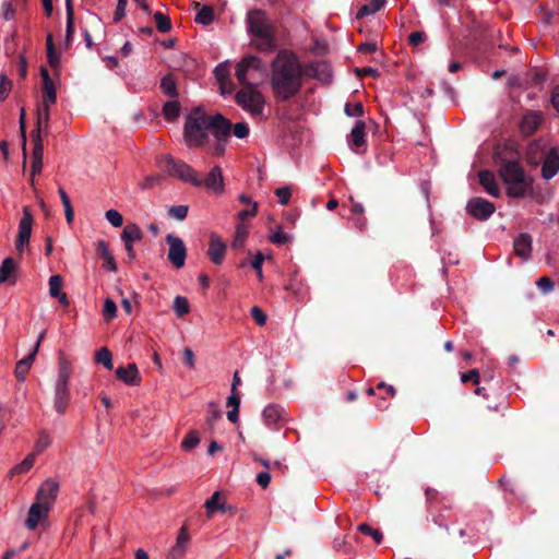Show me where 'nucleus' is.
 <instances>
[{"label":"nucleus","instance_id":"864d4df0","mask_svg":"<svg viewBox=\"0 0 559 559\" xmlns=\"http://www.w3.org/2000/svg\"><path fill=\"white\" fill-rule=\"evenodd\" d=\"M264 260H265L264 254L262 252H258L255 254L253 261L251 262V266L257 272L259 280L263 278L262 265H263Z\"/></svg>","mask_w":559,"mask_h":559},{"label":"nucleus","instance_id":"c756f323","mask_svg":"<svg viewBox=\"0 0 559 559\" xmlns=\"http://www.w3.org/2000/svg\"><path fill=\"white\" fill-rule=\"evenodd\" d=\"M365 130L366 123L362 120H357L350 132V143L356 148L365 144Z\"/></svg>","mask_w":559,"mask_h":559},{"label":"nucleus","instance_id":"39448f33","mask_svg":"<svg viewBox=\"0 0 559 559\" xmlns=\"http://www.w3.org/2000/svg\"><path fill=\"white\" fill-rule=\"evenodd\" d=\"M58 492L59 483L53 478L46 479L37 489V531H47L49 528L48 512Z\"/></svg>","mask_w":559,"mask_h":559},{"label":"nucleus","instance_id":"f257e3e1","mask_svg":"<svg viewBox=\"0 0 559 559\" xmlns=\"http://www.w3.org/2000/svg\"><path fill=\"white\" fill-rule=\"evenodd\" d=\"M271 86L277 100L287 102L302 86V70L297 56L280 50L271 63Z\"/></svg>","mask_w":559,"mask_h":559},{"label":"nucleus","instance_id":"72a5a7b5","mask_svg":"<svg viewBox=\"0 0 559 559\" xmlns=\"http://www.w3.org/2000/svg\"><path fill=\"white\" fill-rule=\"evenodd\" d=\"M41 119L43 114L37 107V175L41 171L43 168V138H41Z\"/></svg>","mask_w":559,"mask_h":559},{"label":"nucleus","instance_id":"20e7f679","mask_svg":"<svg viewBox=\"0 0 559 559\" xmlns=\"http://www.w3.org/2000/svg\"><path fill=\"white\" fill-rule=\"evenodd\" d=\"M499 175L503 183L507 185V195L509 198L523 199L533 190V178L525 173L518 160H502Z\"/></svg>","mask_w":559,"mask_h":559},{"label":"nucleus","instance_id":"3c124183","mask_svg":"<svg viewBox=\"0 0 559 559\" xmlns=\"http://www.w3.org/2000/svg\"><path fill=\"white\" fill-rule=\"evenodd\" d=\"M51 443V437L47 431L37 433V454L47 449Z\"/></svg>","mask_w":559,"mask_h":559},{"label":"nucleus","instance_id":"6e6d98bb","mask_svg":"<svg viewBox=\"0 0 559 559\" xmlns=\"http://www.w3.org/2000/svg\"><path fill=\"white\" fill-rule=\"evenodd\" d=\"M536 285L537 287L544 293V294H548L550 293L554 287H555V284L554 282L549 278V277H546V276H543V277H539L537 281H536Z\"/></svg>","mask_w":559,"mask_h":559},{"label":"nucleus","instance_id":"de8ad7c7","mask_svg":"<svg viewBox=\"0 0 559 559\" xmlns=\"http://www.w3.org/2000/svg\"><path fill=\"white\" fill-rule=\"evenodd\" d=\"M117 314V306L112 299L107 298L104 302L103 316L106 321L112 320Z\"/></svg>","mask_w":559,"mask_h":559},{"label":"nucleus","instance_id":"0eeeda50","mask_svg":"<svg viewBox=\"0 0 559 559\" xmlns=\"http://www.w3.org/2000/svg\"><path fill=\"white\" fill-rule=\"evenodd\" d=\"M71 374L70 364L61 357L59 360L58 378L55 386L53 407L59 414H63L70 402L69 379Z\"/></svg>","mask_w":559,"mask_h":559},{"label":"nucleus","instance_id":"e433bc0d","mask_svg":"<svg viewBox=\"0 0 559 559\" xmlns=\"http://www.w3.org/2000/svg\"><path fill=\"white\" fill-rule=\"evenodd\" d=\"M313 76L324 83L331 81V69L325 62H317L312 66Z\"/></svg>","mask_w":559,"mask_h":559},{"label":"nucleus","instance_id":"a878e982","mask_svg":"<svg viewBox=\"0 0 559 559\" xmlns=\"http://www.w3.org/2000/svg\"><path fill=\"white\" fill-rule=\"evenodd\" d=\"M479 183L486 190V192L493 197L498 198L500 195V189L497 185L496 178L493 174L489 170H480L478 173Z\"/></svg>","mask_w":559,"mask_h":559},{"label":"nucleus","instance_id":"4c0bfd02","mask_svg":"<svg viewBox=\"0 0 559 559\" xmlns=\"http://www.w3.org/2000/svg\"><path fill=\"white\" fill-rule=\"evenodd\" d=\"M47 62L52 69L53 76L59 78L61 63H60V53L57 49L47 50Z\"/></svg>","mask_w":559,"mask_h":559},{"label":"nucleus","instance_id":"6ab92c4d","mask_svg":"<svg viewBox=\"0 0 559 559\" xmlns=\"http://www.w3.org/2000/svg\"><path fill=\"white\" fill-rule=\"evenodd\" d=\"M190 537L187 527L182 526L177 536L176 544L173 546L167 555V559H181L188 548Z\"/></svg>","mask_w":559,"mask_h":559},{"label":"nucleus","instance_id":"a19ab883","mask_svg":"<svg viewBox=\"0 0 559 559\" xmlns=\"http://www.w3.org/2000/svg\"><path fill=\"white\" fill-rule=\"evenodd\" d=\"M204 507H205L209 515H212L217 510L225 511V504L219 503V492L218 491H215L211 496V498L206 500Z\"/></svg>","mask_w":559,"mask_h":559},{"label":"nucleus","instance_id":"473e14b6","mask_svg":"<svg viewBox=\"0 0 559 559\" xmlns=\"http://www.w3.org/2000/svg\"><path fill=\"white\" fill-rule=\"evenodd\" d=\"M20 145L23 153V169L26 167L27 162V154H26V145H27V138H26V127H25V109L21 108L20 110Z\"/></svg>","mask_w":559,"mask_h":559},{"label":"nucleus","instance_id":"4be33fe9","mask_svg":"<svg viewBox=\"0 0 559 559\" xmlns=\"http://www.w3.org/2000/svg\"><path fill=\"white\" fill-rule=\"evenodd\" d=\"M35 360V349L31 350L28 355L16 362L14 376L19 383H24L27 374L32 370Z\"/></svg>","mask_w":559,"mask_h":559},{"label":"nucleus","instance_id":"09e8293b","mask_svg":"<svg viewBox=\"0 0 559 559\" xmlns=\"http://www.w3.org/2000/svg\"><path fill=\"white\" fill-rule=\"evenodd\" d=\"M60 195H61L62 204L64 206L67 223L70 224V223H72L73 216H74V212L71 206L70 199L63 190H60Z\"/></svg>","mask_w":559,"mask_h":559},{"label":"nucleus","instance_id":"4468645a","mask_svg":"<svg viewBox=\"0 0 559 559\" xmlns=\"http://www.w3.org/2000/svg\"><path fill=\"white\" fill-rule=\"evenodd\" d=\"M226 243L223 239L215 233H212L210 236L207 257L215 264L221 265L224 261L226 254Z\"/></svg>","mask_w":559,"mask_h":559},{"label":"nucleus","instance_id":"9b49d317","mask_svg":"<svg viewBox=\"0 0 559 559\" xmlns=\"http://www.w3.org/2000/svg\"><path fill=\"white\" fill-rule=\"evenodd\" d=\"M166 242L168 245V261L176 267L181 269L185 265L187 258V248L181 238L173 234L166 236Z\"/></svg>","mask_w":559,"mask_h":559},{"label":"nucleus","instance_id":"f3484780","mask_svg":"<svg viewBox=\"0 0 559 559\" xmlns=\"http://www.w3.org/2000/svg\"><path fill=\"white\" fill-rule=\"evenodd\" d=\"M202 185L207 190L215 193H222L224 191V178L219 166H214L207 174L206 178L202 180Z\"/></svg>","mask_w":559,"mask_h":559},{"label":"nucleus","instance_id":"7ed1b4c3","mask_svg":"<svg viewBox=\"0 0 559 559\" xmlns=\"http://www.w3.org/2000/svg\"><path fill=\"white\" fill-rule=\"evenodd\" d=\"M249 33L254 36L251 46L265 53L273 52L277 47L275 27L262 10H252L247 16Z\"/></svg>","mask_w":559,"mask_h":559},{"label":"nucleus","instance_id":"37998d69","mask_svg":"<svg viewBox=\"0 0 559 559\" xmlns=\"http://www.w3.org/2000/svg\"><path fill=\"white\" fill-rule=\"evenodd\" d=\"M174 311L178 317H183L185 314L189 313L190 307L188 299L182 296H177L174 300Z\"/></svg>","mask_w":559,"mask_h":559},{"label":"nucleus","instance_id":"aec40b11","mask_svg":"<svg viewBox=\"0 0 559 559\" xmlns=\"http://www.w3.org/2000/svg\"><path fill=\"white\" fill-rule=\"evenodd\" d=\"M262 417L266 426L277 427L285 421V411L278 405L270 404L263 409Z\"/></svg>","mask_w":559,"mask_h":559},{"label":"nucleus","instance_id":"8fccbe9b","mask_svg":"<svg viewBox=\"0 0 559 559\" xmlns=\"http://www.w3.org/2000/svg\"><path fill=\"white\" fill-rule=\"evenodd\" d=\"M344 112L348 117H360L364 115V106L361 103H356L354 105L346 103L344 107Z\"/></svg>","mask_w":559,"mask_h":559},{"label":"nucleus","instance_id":"c85d7f7f","mask_svg":"<svg viewBox=\"0 0 559 559\" xmlns=\"http://www.w3.org/2000/svg\"><path fill=\"white\" fill-rule=\"evenodd\" d=\"M143 238V233L140 229V227L134 223H129L124 226L122 233H121V240L123 242H131L140 241Z\"/></svg>","mask_w":559,"mask_h":559},{"label":"nucleus","instance_id":"58836bf2","mask_svg":"<svg viewBox=\"0 0 559 559\" xmlns=\"http://www.w3.org/2000/svg\"><path fill=\"white\" fill-rule=\"evenodd\" d=\"M156 28L160 33H168L171 29V21L164 13L157 11L153 14Z\"/></svg>","mask_w":559,"mask_h":559},{"label":"nucleus","instance_id":"5701e85b","mask_svg":"<svg viewBox=\"0 0 559 559\" xmlns=\"http://www.w3.org/2000/svg\"><path fill=\"white\" fill-rule=\"evenodd\" d=\"M514 252L523 260H527L532 252V236L527 233L520 234L513 242Z\"/></svg>","mask_w":559,"mask_h":559},{"label":"nucleus","instance_id":"49530a36","mask_svg":"<svg viewBox=\"0 0 559 559\" xmlns=\"http://www.w3.org/2000/svg\"><path fill=\"white\" fill-rule=\"evenodd\" d=\"M189 207L187 205H173L168 209V215L178 221H183L188 215Z\"/></svg>","mask_w":559,"mask_h":559},{"label":"nucleus","instance_id":"cd10ccee","mask_svg":"<svg viewBox=\"0 0 559 559\" xmlns=\"http://www.w3.org/2000/svg\"><path fill=\"white\" fill-rule=\"evenodd\" d=\"M194 9H199L195 22L199 24H202L204 26H207L213 23L214 21V10L211 5H203L200 7L199 2H193Z\"/></svg>","mask_w":559,"mask_h":559},{"label":"nucleus","instance_id":"6e6552de","mask_svg":"<svg viewBox=\"0 0 559 559\" xmlns=\"http://www.w3.org/2000/svg\"><path fill=\"white\" fill-rule=\"evenodd\" d=\"M157 162L159 166L164 167L171 176L189 182L194 187L202 186V179L199 174L187 163L182 160H175L169 155L160 156Z\"/></svg>","mask_w":559,"mask_h":559},{"label":"nucleus","instance_id":"774afa93","mask_svg":"<svg viewBox=\"0 0 559 559\" xmlns=\"http://www.w3.org/2000/svg\"><path fill=\"white\" fill-rule=\"evenodd\" d=\"M355 73L358 76H371L377 78L379 75V71L376 68L367 67V68H356Z\"/></svg>","mask_w":559,"mask_h":559},{"label":"nucleus","instance_id":"ddd939ff","mask_svg":"<svg viewBox=\"0 0 559 559\" xmlns=\"http://www.w3.org/2000/svg\"><path fill=\"white\" fill-rule=\"evenodd\" d=\"M33 229V215L28 206L24 207V217L21 219L19 225V234L15 242V248L19 254H22L24 248L29 245V239Z\"/></svg>","mask_w":559,"mask_h":559},{"label":"nucleus","instance_id":"dca6fc26","mask_svg":"<svg viewBox=\"0 0 559 559\" xmlns=\"http://www.w3.org/2000/svg\"><path fill=\"white\" fill-rule=\"evenodd\" d=\"M544 117L540 111L526 112L520 123L521 132L525 135L533 134L540 126Z\"/></svg>","mask_w":559,"mask_h":559},{"label":"nucleus","instance_id":"a211bd4d","mask_svg":"<svg viewBox=\"0 0 559 559\" xmlns=\"http://www.w3.org/2000/svg\"><path fill=\"white\" fill-rule=\"evenodd\" d=\"M190 537L187 527L182 526L177 536L176 544L173 546L167 555V559H181L188 548Z\"/></svg>","mask_w":559,"mask_h":559},{"label":"nucleus","instance_id":"f03ea898","mask_svg":"<svg viewBox=\"0 0 559 559\" xmlns=\"http://www.w3.org/2000/svg\"><path fill=\"white\" fill-rule=\"evenodd\" d=\"M215 140H228L231 122L223 115H206L201 108H194L186 118L183 138L188 146L203 147L209 142V132Z\"/></svg>","mask_w":559,"mask_h":559},{"label":"nucleus","instance_id":"052dcab7","mask_svg":"<svg viewBox=\"0 0 559 559\" xmlns=\"http://www.w3.org/2000/svg\"><path fill=\"white\" fill-rule=\"evenodd\" d=\"M215 76L217 79V81L223 84L229 76V72H228V68L226 64H218L215 70Z\"/></svg>","mask_w":559,"mask_h":559},{"label":"nucleus","instance_id":"bf43d9fd","mask_svg":"<svg viewBox=\"0 0 559 559\" xmlns=\"http://www.w3.org/2000/svg\"><path fill=\"white\" fill-rule=\"evenodd\" d=\"M292 237L281 230V228L271 236L270 240L274 245H285L289 242Z\"/></svg>","mask_w":559,"mask_h":559},{"label":"nucleus","instance_id":"0e129e2a","mask_svg":"<svg viewBox=\"0 0 559 559\" xmlns=\"http://www.w3.org/2000/svg\"><path fill=\"white\" fill-rule=\"evenodd\" d=\"M479 378H480L479 371L477 369H472V370H469L466 373H462L461 381L463 383L471 381L474 384H478L479 383Z\"/></svg>","mask_w":559,"mask_h":559},{"label":"nucleus","instance_id":"338daca9","mask_svg":"<svg viewBox=\"0 0 559 559\" xmlns=\"http://www.w3.org/2000/svg\"><path fill=\"white\" fill-rule=\"evenodd\" d=\"M426 37L427 36L424 32H414V33L409 34L408 43L413 47H417L418 45H420L421 43L425 41Z\"/></svg>","mask_w":559,"mask_h":559},{"label":"nucleus","instance_id":"a18cd8bd","mask_svg":"<svg viewBox=\"0 0 559 559\" xmlns=\"http://www.w3.org/2000/svg\"><path fill=\"white\" fill-rule=\"evenodd\" d=\"M358 530L366 534V535H369L372 537V539L379 545L381 544L382 542V538H383V535L382 533L379 531V530H374L372 528L371 526H369L368 524L366 523H361L359 526H358Z\"/></svg>","mask_w":559,"mask_h":559},{"label":"nucleus","instance_id":"f8f14e48","mask_svg":"<svg viewBox=\"0 0 559 559\" xmlns=\"http://www.w3.org/2000/svg\"><path fill=\"white\" fill-rule=\"evenodd\" d=\"M495 211V204L483 198H472L466 204L467 214L477 221H487Z\"/></svg>","mask_w":559,"mask_h":559},{"label":"nucleus","instance_id":"e2e57ef3","mask_svg":"<svg viewBox=\"0 0 559 559\" xmlns=\"http://www.w3.org/2000/svg\"><path fill=\"white\" fill-rule=\"evenodd\" d=\"M227 140H215V143L209 147V151L214 156H222L225 153V144Z\"/></svg>","mask_w":559,"mask_h":559},{"label":"nucleus","instance_id":"c9c22d12","mask_svg":"<svg viewBox=\"0 0 559 559\" xmlns=\"http://www.w3.org/2000/svg\"><path fill=\"white\" fill-rule=\"evenodd\" d=\"M34 465V454L29 453L21 463L16 464L9 471L8 477L13 478L15 475L28 472Z\"/></svg>","mask_w":559,"mask_h":559},{"label":"nucleus","instance_id":"79ce46f5","mask_svg":"<svg viewBox=\"0 0 559 559\" xmlns=\"http://www.w3.org/2000/svg\"><path fill=\"white\" fill-rule=\"evenodd\" d=\"M163 112L166 119L173 121L178 118L180 114V105L176 100L167 102L163 107Z\"/></svg>","mask_w":559,"mask_h":559},{"label":"nucleus","instance_id":"423d86ee","mask_svg":"<svg viewBox=\"0 0 559 559\" xmlns=\"http://www.w3.org/2000/svg\"><path fill=\"white\" fill-rule=\"evenodd\" d=\"M267 74L266 67L261 58L249 55L242 58L236 68V78L242 86L253 85Z\"/></svg>","mask_w":559,"mask_h":559},{"label":"nucleus","instance_id":"b1692460","mask_svg":"<svg viewBox=\"0 0 559 559\" xmlns=\"http://www.w3.org/2000/svg\"><path fill=\"white\" fill-rule=\"evenodd\" d=\"M16 282V263L12 258H5L0 265V285H13Z\"/></svg>","mask_w":559,"mask_h":559},{"label":"nucleus","instance_id":"7c9ffc66","mask_svg":"<svg viewBox=\"0 0 559 559\" xmlns=\"http://www.w3.org/2000/svg\"><path fill=\"white\" fill-rule=\"evenodd\" d=\"M544 155V146L540 142H532L526 151V159L531 165H538Z\"/></svg>","mask_w":559,"mask_h":559},{"label":"nucleus","instance_id":"4d7b16f0","mask_svg":"<svg viewBox=\"0 0 559 559\" xmlns=\"http://www.w3.org/2000/svg\"><path fill=\"white\" fill-rule=\"evenodd\" d=\"M11 91V81L5 75H0V100H4Z\"/></svg>","mask_w":559,"mask_h":559},{"label":"nucleus","instance_id":"2eb2a0df","mask_svg":"<svg viewBox=\"0 0 559 559\" xmlns=\"http://www.w3.org/2000/svg\"><path fill=\"white\" fill-rule=\"evenodd\" d=\"M559 171V150L557 147L550 148L545 156L542 166V177L545 180L554 178Z\"/></svg>","mask_w":559,"mask_h":559},{"label":"nucleus","instance_id":"1a4fd4ad","mask_svg":"<svg viewBox=\"0 0 559 559\" xmlns=\"http://www.w3.org/2000/svg\"><path fill=\"white\" fill-rule=\"evenodd\" d=\"M236 103L253 117H262L264 110V96L255 86L247 85L237 92Z\"/></svg>","mask_w":559,"mask_h":559},{"label":"nucleus","instance_id":"ea45409f","mask_svg":"<svg viewBox=\"0 0 559 559\" xmlns=\"http://www.w3.org/2000/svg\"><path fill=\"white\" fill-rule=\"evenodd\" d=\"M95 360L97 364H102L107 370L114 368L112 355L107 347H103L96 353Z\"/></svg>","mask_w":559,"mask_h":559},{"label":"nucleus","instance_id":"603ef678","mask_svg":"<svg viewBox=\"0 0 559 559\" xmlns=\"http://www.w3.org/2000/svg\"><path fill=\"white\" fill-rule=\"evenodd\" d=\"M105 217L114 227H120L123 224L122 215L116 210H108Z\"/></svg>","mask_w":559,"mask_h":559},{"label":"nucleus","instance_id":"2f4dec72","mask_svg":"<svg viewBox=\"0 0 559 559\" xmlns=\"http://www.w3.org/2000/svg\"><path fill=\"white\" fill-rule=\"evenodd\" d=\"M249 235L248 226L243 222H239L236 226L235 237L231 242V248L239 250L243 248L246 239Z\"/></svg>","mask_w":559,"mask_h":559},{"label":"nucleus","instance_id":"c03bdc74","mask_svg":"<svg viewBox=\"0 0 559 559\" xmlns=\"http://www.w3.org/2000/svg\"><path fill=\"white\" fill-rule=\"evenodd\" d=\"M200 443L199 433L194 430L190 431L182 440L181 448L186 451L193 450Z\"/></svg>","mask_w":559,"mask_h":559},{"label":"nucleus","instance_id":"393cba45","mask_svg":"<svg viewBox=\"0 0 559 559\" xmlns=\"http://www.w3.org/2000/svg\"><path fill=\"white\" fill-rule=\"evenodd\" d=\"M96 253L104 260L103 266L110 272H116L118 266L115 257L109 250L108 243L105 240H97Z\"/></svg>","mask_w":559,"mask_h":559},{"label":"nucleus","instance_id":"69168bd1","mask_svg":"<svg viewBox=\"0 0 559 559\" xmlns=\"http://www.w3.org/2000/svg\"><path fill=\"white\" fill-rule=\"evenodd\" d=\"M128 0H119L114 13V22H119L126 15Z\"/></svg>","mask_w":559,"mask_h":559},{"label":"nucleus","instance_id":"9d476101","mask_svg":"<svg viewBox=\"0 0 559 559\" xmlns=\"http://www.w3.org/2000/svg\"><path fill=\"white\" fill-rule=\"evenodd\" d=\"M40 76L43 80L41 92H43V104H44V118L48 120L49 107L56 104L57 100V87L52 76H50L46 67H40Z\"/></svg>","mask_w":559,"mask_h":559},{"label":"nucleus","instance_id":"680f3d73","mask_svg":"<svg viewBox=\"0 0 559 559\" xmlns=\"http://www.w3.org/2000/svg\"><path fill=\"white\" fill-rule=\"evenodd\" d=\"M251 317L259 325H264L266 322V314L257 306L251 308Z\"/></svg>","mask_w":559,"mask_h":559},{"label":"nucleus","instance_id":"13d9d810","mask_svg":"<svg viewBox=\"0 0 559 559\" xmlns=\"http://www.w3.org/2000/svg\"><path fill=\"white\" fill-rule=\"evenodd\" d=\"M275 194L277 195L278 202L282 205L288 204L290 197H292V192L288 187H283V188L276 189Z\"/></svg>","mask_w":559,"mask_h":559},{"label":"nucleus","instance_id":"5fc2aeb1","mask_svg":"<svg viewBox=\"0 0 559 559\" xmlns=\"http://www.w3.org/2000/svg\"><path fill=\"white\" fill-rule=\"evenodd\" d=\"M231 130L238 139H245L249 134V127L246 122H237L235 126L231 124Z\"/></svg>","mask_w":559,"mask_h":559},{"label":"nucleus","instance_id":"f704fd0d","mask_svg":"<svg viewBox=\"0 0 559 559\" xmlns=\"http://www.w3.org/2000/svg\"><path fill=\"white\" fill-rule=\"evenodd\" d=\"M160 88L164 94L175 98L178 96L176 79L171 73L166 74L160 81Z\"/></svg>","mask_w":559,"mask_h":559},{"label":"nucleus","instance_id":"412c9836","mask_svg":"<svg viewBox=\"0 0 559 559\" xmlns=\"http://www.w3.org/2000/svg\"><path fill=\"white\" fill-rule=\"evenodd\" d=\"M116 377L128 385H138L141 382V377L135 364L117 368Z\"/></svg>","mask_w":559,"mask_h":559},{"label":"nucleus","instance_id":"bb28decb","mask_svg":"<svg viewBox=\"0 0 559 559\" xmlns=\"http://www.w3.org/2000/svg\"><path fill=\"white\" fill-rule=\"evenodd\" d=\"M62 284L63 282L60 275H52L49 278V294L52 298H57L61 305L68 306L69 299L67 295L61 292Z\"/></svg>","mask_w":559,"mask_h":559}]
</instances>
